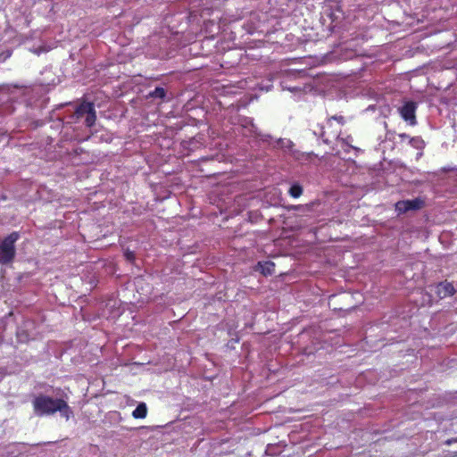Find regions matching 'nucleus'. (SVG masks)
<instances>
[{
	"label": "nucleus",
	"instance_id": "nucleus-1",
	"mask_svg": "<svg viewBox=\"0 0 457 457\" xmlns=\"http://www.w3.org/2000/svg\"><path fill=\"white\" fill-rule=\"evenodd\" d=\"M34 412L37 416L53 415L59 411L66 420H69L72 413L67 402L61 398H53L48 395H39L32 401Z\"/></svg>",
	"mask_w": 457,
	"mask_h": 457
},
{
	"label": "nucleus",
	"instance_id": "nucleus-2",
	"mask_svg": "<svg viewBox=\"0 0 457 457\" xmlns=\"http://www.w3.org/2000/svg\"><path fill=\"white\" fill-rule=\"evenodd\" d=\"M345 118L343 115H333L327 119L324 126H317L313 133L322 138L325 144H330L339 139L342 127L345 124Z\"/></svg>",
	"mask_w": 457,
	"mask_h": 457
},
{
	"label": "nucleus",
	"instance_id": "nucleus-3",
	"mask_svg": "<svg viewBox=\"0 0 457 457\" xmlns=\"http://www.w3.org/2000/svg\"><path fill=\"white\" fill-rule=\"evenodd\" d=\"M19 233L12 232L0 243V263L6 265L15 257V243L19 239Z\"/></svg>",
	"mask_w": 457,
	"mask_h": 457
},
{
	"label": "nucleus",
	"instance_id": "nucleus-4",
	"mask_svg": "<svg viewBox=\"0 0 457 457\" xmlns=\"http://www.w3.org/2000/svg\"><path fill=\"white\" fill-rule=\"evenodd\" d=\"M418 108L417 103L413 101H407L398 109L399 114L402 119L411 126L417 124L416 111Z\"/></svg>",
	"mask_w": 457,
	"mask_h": 457
},
{
	"label": "nucleus",
	"instance_id": "nucleus-5",
	"mask_svg": "<svg viewBox=\"0 0 457 457\" xmlns=\"http://www.w3.org/2000/svg\"><path fill=\"white\" fill-rule=\"evenodd\" d=\"M430 291L434 292L438 299L452 296L455 294L456 290L453 283L445 280L435 285L428 286Z\"/></svg>",
	"mask_w": 457,
	"mask_h": 457
},
{
	"label": "nucleus",
	"instance_id": "nucleus-6",
	"mask_svg": "<svg viewBox=\"0 0 457 457\" xmlns=\"http://www.w3.org/2000/svg\"><path fill=\"white\" fill-rule=\"evenodd\" d=\"M424 202L420 198L411 200L398 201L395 204V211L399 213H405L409 211H417L423 207Z\"/></svg>",
	"mask_w": 457,
	"mask_h": 457
},
{
	"label": "nucleus",
	"instance_id": "nucleus-7",
	"mask_svg": "<svg viewBox=\"0 0 457 457\" xmlns=\"http://www.w3.org/2000/svg\"><path fill=\"white\" fill-rule=\"evenodd\" d=\"M94 107L95 105L93 103L83 102L77 106L75 110V115L78 119H79L93 110Z\"/></svg>",
	"mask_w": 457,
	"mask_h": 457
},
{
	"label": "nucleus",
	"instance_id": "nucleus-8",
	"mask_svg": "<svg viewBox=\"0 0 457 457\" xmlns=\"http://www.w3.org/2000/svg\"><path fill=\"white\" fill-rule=\"evenodd\" d=\"M258 266L260 267L261 272L265 276L272 275L275 272V264L272 262H258Z\"/></svg>",
	"mask_w": 457,
	"mask_h": 457
},
{
	"label": "nucleus",
	"instance_id": "nucleus-9",
	"mask_svg": "<svg viewBox=\"0 0 457 457\" xmlns=\"http://www.w3.org/2000/svg\"><path fill=\"white\" fill-rule=\"evenodd\" d=\"M147 414V407L145 403H140L132 412L135 419H144Z\"/></svg>",
	"mask_w": 457,
	"mask_h": 457
},
{
	"label": "nucleus",
	"instance_id": "nucleus-10",
	"mask_svg": "<svg viewBox=\"0 0 457 457\" xmlns=\"http://www.w3.org/2000/svg\"><path fill=\"white\" fill-rule=\"evenodd\" d=\"M148 98H159L163 100L166 97V90L163 87H157L154 90L151 91L147 95Z\"/></svg>",
	"mask_w": 457,
	"mask_h": 457
},
{
	"label": "nucleus",
	"instance_id": "nucleus-11",
	"mask_svg": "<svg viewBox=\"0 0 457 457\" xmlns=\"http://www.w3.org/2000/svg\"><path fill=\"white\" fill-rule=\"evenodd\" d=\"M409 144L412 147H414V148H416L418 150H421L425 146V142L421 138V137H410Z\"/></svg>",
	"mask_w": 457,
	"mask_h": 457
},
{
	"label": "nucleus",
	"instance_id": "nucleus-12",
	"mask_svg": "<svg viewBox=\"0 0 457 457\" xmlns=\"http://www.w3.org/2000/svg\"><path fill=\"white\" fill-rule=\"evenodd\" d=\"M288 193H289L290 196H292L293 198H298L303 194V187L301 185H299L297 183L293 184L290 187Z\"/></svg>",
	"mask_w": 457,
	"mask_h": 457
},
{
	"label": "nucleus",
	"instance_id": "nucleus-13",
	"mask_svg": "<svg viewBox=\"0 0 457 457\" xmlns=\"http://www.w3.org/2000/svg\"><path fill=\"white\" fill-rule=\"evenodd\" d=\"M96 120V113L95 107L88 113L86 114L85 124L87 127L91 128L95 125Z\"/></svg>",
	"mask_w": 457,
	"mask_h": 457
},
{
	"label": "nucleus",
	"instance_id": "nucleus-14",
	"mask_svg": "<svg viewBox=\"0 0 457 457\" xmlns=\"http://www.w3.org/2000/svg\"><path fill=\"white\" fill-rule=\"evenodd\" d=\"M338 140H340L344 145H346L348 147V149L345 150L346 153H349V149H354L356 151L359 150V148L352 145V142H353V138L351 135H348L345 137H339Z\"/></svg>",
	"mask_w": 457,
	"mask_h": 457
},
{
	"label": "nucleus",
	"instance_id": "nucleus-15",
	"mask_svg": "<svg viewBox=\"0 0 457 457\" xmlns=\"http://www.w3.org/2000/svg\"><path fill=\"white\" fill-rule=\"evenodd\" d=\"M12 54V50L7 49L2 53H0V62H4L8 60Z\"/></svg>",
	"mask_w": 457,
	"mask_h": 457
},
{
	"label": "nucleus",
	"instance_id": "nucleus-16",
	"mask_svg": "<svg viewBox=\"0 0 457 457\" xmlns=\"http://www.w3.org/2000/svg\"><path fill=\"white\" fill-rule=\"evenodd\" d=\"M126 259L129 262H133L135 260V253L129 250H127L124 253Z\"/></svg>",
	"mask_w": 457,
	"mask_h": 457
},
{
	"label": "nucleus",
	"instance_id": "nucleus-17",
	"mask_svg": "<svg viewBox=\"0 0 457 457\" xmlns=\"http://www.w3.org/2000/svg\"><path fill=\"white\" fill-rule=\"evenodd\" d=\"M399 137L402 138V139H405V138H409L410 139V136L405 134V133H401L399 134Z\"/></svg>",
	"mask_w": 457,
	"mask_h": 457
},
{
	"label": "nucleus",
	"instance_id": "nucleus-18",
	"mask_svg": "<svg viewBox=\"0 0 457 457\" xmlns=\"http://www.w3.org/2000/svg\"><path fill=\"white\" fill-rule=\"evenodd\" d=\"M428 304L432 305V303H433L432 296L428 294Z\"/></svg>",
	"mask_w": 457,
	"mask_h": 457
},
{
	"label": "nucleus",
	"instance_id": "nucleus-19",
	"mask_svg": "<svg viewBox=\"0 0 457 457\" xmlns=\"http://www.w3.org/2000/svg\"><path fill=\"white\" fill-rule=\"evenodd\" d=\"M454 441H456V440L454 439ZM453 442V439H448V440H446L445 444L451 445Z\"/></svg>",
	"mask_w": 457,
	"mask_h": 457
}]
</instances>
